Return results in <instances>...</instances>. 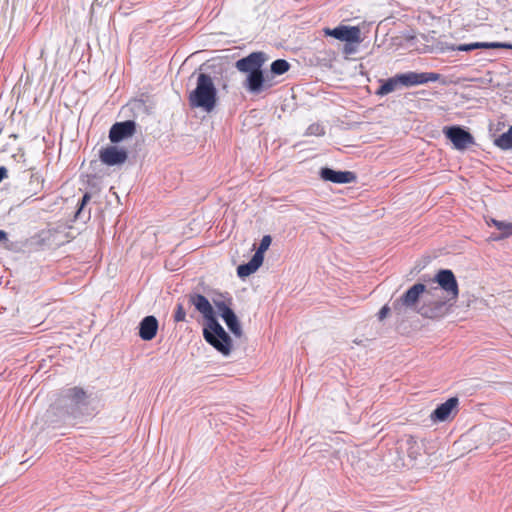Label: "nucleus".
<instances>
[{
  "instance_id": "obj_1",
  "label": "nucleus",
  "mask_w": 512,
  "mask_h": 512,
  "mask_svg": "<svg viewBox=\"0 0 512 512\" xmlns=\"http://www.w3.org/2000/svg\"><path fill=\"white\" fill-rule=\"evenodd\" d=\"M93 400V393L82 387H66L59 391L47 415L57 416L62 421L91 415L94 412Z\"/></svg>"
},
{
  "instance_id": "obj_2",
  "label": "nucleus",
  "mask_w": 512,
  "mask_h": 512,
  "mask_svg": "<svg viewBox=\"0 0 512 512\" xmlns=\"http://www.w3.org/2000/svg\"><path fill=\"white\" fill-rule=\"evenodd\" d=\"M190 302L203 315L206 325L203 329V337L207 343L224 356H228L232 348V340L228 333L217 321L214 310L208 299L201 294L190 296Z\"/></svg>"
},
{
  "instance_id": "obj_3",
  "label": "nucleus",
  "mask_w": 512,
  "mask_h": 512,
  "mask_svg": "<svg viewBox=\"0 0 512 512\" xmlns=\"http://www.w3.org/2000/svg\"><path fill=\"white\" fill-rule=\"evenodd\" d=\"M267 60L264 52H252L248 56L236 61L235 67L238 71L247 73L244 87L252 94H259L265 89L272 87V82L267 75L264 76L262 66Z\"/></svg>"
},
{
  "instance_id": "obj_4",
  "label": "nucleus",
  "mask_w": 512,
  "mask_h": 512,
  "mask_svg": "<svg viewBox=\"0 0 512 512\" xmlns=\"http://www.w3.org/2000/svg\"><path fill=\"white\" fill-rule=\"evenodd\" d=\"M188 100L192 108H201L207 113L215 109L217 89L210 75L205 73L198 75L196 88L190 92Z\"/></svg>"
},
{
  "instance_id": "obj_5",
  "label": "nucleus",
  "mask_w": 512,
  "mask_h": 512,
  "mask_svg": "<svg viewBox=\"0 0 512 512\" xmlns=\"http://www.w3.org/2000/svg\"><path fill=\"white\" fill-rule=\"evenodd\" d=\"M434 282L438 286L431 287L427 290V296L438 297L442 292L446 294V298L455 301L459 295L458 283L453 272L449 269H442L434 277Z\"/></svg>"
},
{
  "instance_id": "obj_6",
  "label": "nucleus",
  "mask_w": 512,
  "mask_h": 512,
  "mask_svg": "<svg viewBox=\"0 0 512 512\" xmlns=\"http://www.w3.org/2000/svg\"><path fill=\"white\" fill-rule=\"evenodd\" d=\"M423 304L417 309V313L424 318L439 319L444 317L451 309L455 301L446 297L426 296Z\"/></svg>"
},
{
  "instance_id": "obj_7",
  "label": "nucleus",
  "mask_w": 512,
  "mask_h": 512,
  "mask_svg": "<svg viewBox=\"0 0 512 512\" xmlns=\"http://www.w3.org/2000/svg\"><path fill=\"white\" fill-rule=\"evenodd\" d=\"M427 288L422 283H416L410 287L400 298L392 302V311L397 315H404L407 309H415L423 293L427 294Z\"/></svg>"
},
{
  "instance_id": "obj_8",
  "label": "nucleus",
  "mask_w": 512,
  "mask_h": 512,
  "mask_svg": "<svg viewBox=\"0 0 512 512\" xmlns=\"http://www.w3.org/2000/svg\"><path fill=\"white\" fill-rule=\"evenodd\" d=\"M459 399L451 397L444 403H441L431 413L430 419L434 422H445L452 420L458 413Z\"/></svg>"
},
{
  "instance_id": "obj_9",
  "label": "nucleus",
  "mask_w": 512,
  "mask_h": 512,
  "mask_svg": "<svg viewBox=\"0 0 512 512\" xmlns=\"http://www.w3.org/2000/svg\"><path fill=\"white\" fill-rule=\"evenodd\" d=\"M323 32L326 36H331L337 40L344 41L347 43L361 42V31L357 26L340 25L333 29L325 28Z\"/></svg>"
},
{
  "instance_id": "obj_10",
  "label": "nucleus",
  "mask_w": 512,
  "mask_h": 512,
  "mask_svg": "<svg viewBox=\"0 0 512 512\" xmlns=\"http://www.w3.org/2000/svg\"><path fill=\"white\" fill-rule=\"evenodd\" d=\"M443 132L457 150H464L474 144L473 136L460 126L446 127Z\"/></svg>"
},
{
  "instance_id": "obj_11",
  "label": "nucleus",
  "mask_w": 512,
  "mask_h": 512,
  "mask_svg": "<svg viewBox=\"0 0 512 512\" xmlns=\"http://www.w3.org/2000/svg\"><path fill=\"white\" fill-rule=\"evenodd\" d=\"M440 78L438 73L433 72H407L398 74V81H400L401 86L412 87L420 84H425L428 82H436Z\"/></svg>"
},
{
  "instance_id": "obj_12",
  "label": "nucleus",
  "mask_w": 512,
  "mask_h": 512,
  "mask_svg": "<svg viewBox=\"0 0 512 512\" xmlns=\"http://www.w3.org/2000/svg\"><path fill=\"white\" fill-rule=\"evenodd\" d=\"M215 306L228 329L236 336H242V328L234 311L224 301L215 302Z\"/></svg>"
},
{
  "instance_id": "obj_13",
  "label": "nucleus",
  "mask_w": 512,
  "mask_h": 512,
  "mask_svg": "<svg viewBox=\"0 0 512 512\" xmlns=\"http://www.w3.org/2000/svg\"><path fill=\"white\" fill-rule=\"evenodd\" d=\"M127 157L126 150L113 145L102 148L99 153L101 162L107 166L121 165L127 160Z\"/></svg>"
},
{
  "instance_id": "obj_14",
  "label": "nucleus",
  "mask_w": 512,
  "mask_h": 512,
  "mask_svg": "<svg viewBox=\"0 0 512 512\" xmlns=\"http://www.w3.org/2000/svg\"><path fill=\"white\" fill-rule=\"evenodd\" d=\"M320 177L324 181H329L337 184H347L355 181L356 176L350 171H335L331 168L325 167L320 170Z\"/></svg>"
},
{
  "instance_id": "obj_15",
  "label": "nucleus",
  "mask_w": 512,
  "mask_h": 512,
  "mask_svg": "<svg viewBox=\"0 0 512 512\" xmlns=\"http://www.w3.org/2000/svg\"><path fill=\"white\" fill-rule=\"evenodd\" d=\"M135 132V123L133 121H124L115 123L109 131V139L112 143H118L123 139L130 137Z\"/></svg>"
},
{
  "instance_id": "obj_16",
  "label": "nucleus",
  "mask_w": 512,
  "mask_h": 512,
  "mask_svg": "<svg viewBox=\"0 0 512 512\" xmlns=\"http://www.w3.org/2000/svg\"><path fill=\"white\" fill-rule=\"evenodd\" d=\"M158 331V320L150 315L144 317L139 324V336L144 341L152 340Z\"/></svg>"
},
{
  "instance_id": "obj_17",
  "label": "nucleus",
  "mask_w": 512,
  "mask_h": 512,
  "mask_svg": "<svg viewBox=\"0 0 512 512\" xmlns=\"http://www.w3.org/2000/svg\"><path fill=\"white\" fill-rule=\"evenodd\" d=\"M506 44L498 42H475L470 44H460L453 47V50L469 52L475 49H489V48H506Z\"/></svg>"
},
{
  "instance_id": "obj_18",
  "label": "nucleus",
  "mask_w": 512,
  "mask_h": 512,
  "mask_svg": "<svg viewBox=\"0 0 512 512\" xmlns=\"http://www.w3.org/2000/svg\"><path fill=\"white\" fill-rule=\"evenodd\" d=\"M262 263L263 260H261L258 256L253 255L248 263L238 266L237 274L240 278H245L256 272Z\"/></svg>"
},
{
  "instance_id": "obj_19",
  "label": "nucleus",
  "mask_w": 512,
  "mask_h": 512,
  "mask_svg": "<svg viewBox=\"0 0 512 512\" xmlns=\"http://www.w3.org/2000/svg\"><path fill=\"white\" fill-rule=\"evenodd\" d=\"M399 86H401L400 81H398V74L394 77L387 79L376 91V95L384 96L391 92H394Z\"/></svg>"
},
{
  "instance_id": "obj_20",
  "label": "nucleus",
  "mask_w": 512,
  "mask_h": 512,
  "mask_svg": "<svg viewBox=\"0 0 512 512\" xmlns=\"http://www.w3.org/2000/svg\"><path fill=\"white\" fill-rule=\"evenodd\" d=\"M494 145L501 150L512 149V125L509 127L507 132H504L494 140Z\"/></svg>"
},
{
  "instance_id": "obj_21",
  "label": "nucleus",
  "mask_w": 512,
  "mask_h": 512,
  "mask_svg": "<svg viewBox=\"0 0 512 512\" xmlns=\"http://www.w3.org/2000/svg\"><path fill=\"white\" fill-rule=\"evenodd\" d=\"M491 223L500 231V235L494 237V240H499L502 238H507L512 235V223L506 221H499L495 219H491Z\"/></svg>"
},
{
  "instance_id": "obj_22",
  "label": "nucleus",
  "mask_w": 512,
  "mask_h": 512,
  "mask_svg": "<svg viewBox=\"0 0 512 512\" xmlns=\"http://www.w3.org/2000/svg\"><path fill=\"white\" fill-rule=\"evenodd\" d=\"M405 446L408 456L416 460L421 452V446L419 445L418 441L413 436H408L405 440Z\"/></svg>"
},
{
  "instance_id": "obj_23",
  "label": "nucleus",
  "mask_w": 512,
  "mask_h": 512,
  "mask_svg": "<svg viewBox=\"0 0 512 512\" xmlns=\"http://www.w3.org/2000/svg\"><path fill=\"white\" fill-rule=\"evenodd\" d=\"M290 68V64L284 59H277L271 64V72L275 75H282Z\"/></svg>"
},
{
  "instance_id": "obj_24",
  "label": "nucleus",
  "mask_w": 512,
  "mask_h": 512,
  "mask_svg": "<svg viewBox=\"0 0 512 512\" xmlns=\"http://www.w3.org/2000/svg\"><path fill=\"white\" fill-rule=\"evenodd\" d=\"M90 199H91L90 193L86 192L83 195V197H82V199H81V201L79 203L78 210L76 211L75 217L77 219L84 218V217H86V218L90 217V210H88V212L86 214L84 213V208L87 205V203L90 201Z\"/></svg>"
},
{
  "instance_id": "obj_25",
  "label": "nucleus",
  "mask_w": 512,
  "mask_h": 512,
  "mask_svg": "<svg viewBox=\"0 0 512 512\" xmlns=\"http://www.w3.org/2000/svg\"><path fill=\"white\" fill-rule=\"evenodd\" d=\"M271 241L272 239L270 235L263 236L260 245L254 255L258 256L261 260H264V252L269 248Z\"/></svg>"
},
{
  "instance_id": "obj_26",
  "label": "nucleus",
  "mask_w": 512,
  "mask_h": 512,
  "mask_svg": "<svg viewBox=\"0 0 512 512\" xmlns=\"http://www.w3.org/2000/svg\"><path fill=\"white\" fill-rule=\"evenodd\" d=\"M325 131L323 126H321L318 123H313L309 125V127L306 130V135H313V136H322L324 135Z\"/></svg>"
},
{
  "instance_id": "obj_27",
  "label": "nucleus",
  "mask_w": 512,
  "mask_h": 512,
  "mask_svg": "<svg viewBox=\"0 0 512 512\" xmlns=\"http://www.w3.org/2000/svg\"><path fill=\"white\" fill-rule=\"evenodd\" d=\"M185 318H186V312L183 308V305L177 304L175 314H174V320L176 322H182V321H185Z\"/></svg>"
},
{
  "instance_id": "obj_28",
  "label": "nucleus",
  "mask_w": 512,
  "mask_h": 512,
  "mask_svg": "<svg viewBox=\"0 0 512 512\" xmlns=\"http://www.w3.org/2000/svg\"><path fill=\"white\" fill-rule=\"evenodd\" d=\"M392 310V307L389 308L387 305L383 306L380 311L378 312V318L379 320H383L387 314L389 313V311Z\"/></svg>"
},
{
  "instance_id": "obj_29",
  "label": "nucleus",
  "mask_w": 512,
  "mask_h": 512,
  "mask_svg": "<svg viewBox=\"0 0 512 512\" xmlns=\"http://www.w3.org/2000/svg\"><path fill=\"white\" fill-rule=\"evenodd\" d=\"M30 183H31V184L36 183V185H37L39 188H41V187H42V184H41V178H40V176H38V175H31Z\"/></svg>"
},
{
  "instance_id": "obj_30",
  "label": "nucleus",
  "mask_w": 512,
  "mask_h": 512,
  "mask_svg": "<svg viewBox=\"0 0 512 512\" xmlns=\"http://www.w3.org/2000/svg\"><path fill=\"white\" fill-rule=\"evenodd\" d=\"M7 169L4 166L0 167V182L7 177Z\"/></svg>"
},
{
  "instance_id": "obj_31",
  "label": "nucleus",
  "mask_w": 512,
  "mask_h": 512,
  "mask_svg": "<svg viewBox=\"0 0 512 512\" xmlns=\"http://www.w3.org/2000/svg\"><path fill=\"white\" fill-rule=\"evenodd\" d=\"M7 240H8L7 233L3 230H0V242L7 241Z\"/></svg>"
},
{
  "instance_id": "obj_32",
  "label": "nucleus",
  "mask_w": 512,
  "mask_h": 512,
  "mask_svg": "<svg viewBox=\"0 0 512 512\" xmlns=\"http://www.w3.org/2000/svg\"><path fill=\"white\" fill-rule=\"evenodd\" d=\"M30 192H31V195H35L37 193L36 190L30 191Z\"/></svg>"
}]
</instances>
